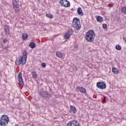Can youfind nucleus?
<instances>
[{
  "mask_svg": "<svg viewBox=\"0 0 126 126\" xmlns=\"http://www.w3.org/2000/svg\"><path fill=\"white\" fill-rule=\"evenodd\" d=\"M96 37L95 32L93 30L88 31L85 34V38L87 42L92 43Z\"/></svg>",
  "mask_w": 126,
  "mask_h": 126,
  "instance_id": "nucleus-1",
  "label": "nucleus"
},
{
  "mask_svg": "<svg viewBox=\"0 0 126 126\" xmlns=\"http://www.w3.org/2000/svg\"><path fill=\"white\" fill-rule=\"evenodd\" d=\"M27 60V52L24 51L22 57H18L16 60V65H20V64H25Z\"/></svg>",
  "mask_w": 126,
  "mask_h": 126,
  "instance_id": "nucleus-2",
  "label": "nucleus"
},
{
  "mask_svg": "<svg viewBox=\"0 0 126 126\" xmlns=\"http://www.w3.org/2000/svg\"><path fill=\"white\" fill-rule=\"evenodd\" d=\"M71 27H73L75 30H80L81 29V25L80 24V21L77 18H74L73 20Z\"/></svg>",
  "mask_w": 126,
  "mask_h": 126,
  "instance_id": "nucleus-3",
  "label": "nucleus"
},
{
  "mask_svg": "<svg viewBox=\"0 0 126 126\" xmlns=\"http://www.w3.org/2000/svg\"><path fill=\"white\" fill-rule=\"evenodd\" d=\"M8 123H9V117L7 115H2L0 119V126H6L8 125Z\"/></svg>",
  "mask_w": 126,
  "mask_h": 126,
  "instance_id": "nucleus-4",
  "label": "nucleus"
},
{
  "mask_svg": "<svg viewBox=\"0 0 126 126\" xmlns=\"http://www.w3.org/2000/svg\"><path fill=\"white\" fill-rule=\"evenodd\" d=\"M39 94L40 97H42L43 98H45V99H49L51 98V94L48 93L47 91H43L42 92H39Z\"/></svg>",
  "mask_w": 126,
  "mask_h": 126,
  "instance_id": "nucleus-5",
  "label": "nucleus"
},
{
  "mask_svg": "<svg viewBox=\"0 0 126 126\" xmlns=\"http://www.w3.org/2000/svg\"><path fill=\"white\" fill-rule=\"evenodd\" d=\"M13 8L16 13H19V4L16 0L13 2Z\"/></svg>",
  "mask_w": 126,
  "mask_h": 126,
  "instance_id": "nucleus-6",
  "label": "nucleus"
},
{
  "mask_svg": "<svg viewBox=\"0 0 126 126\" xmlns=\"http://www.w3.org/2000/svg\"><path fill=\"white\" fill-rule=\"evenodd\" d=\"M73 30H72V29H70L68 30L64 34V39H65L66 40L69 39V38L70 37V36H71V35H73Z\"/></svg>",
  "mask_w": 126,
  "mask_h": 126,
  "instance_id": "nucleus-7",
  "label": "nucleus"
},
{
  "mask_svg": "<svg viewBox=\"0 0 126 126\" xmlns=\"http://www.w3.org/2000/svg\"><path fill=\"white\" fill-rule=\"evenodd\" d=\"M96 86L98 88H99V89H106L107 87V85H106L104 81L97 82L96 83Z\"/></svg>",
  "mask_w": 126,
  "mask_h": 126,
  "instance_id": "nucleus-8",
  "label": "nucleus"
},
{
  "mask_svg": "<svg viewBox=\"0 0 126 126\" xmlns=\"http://www.w3.org/2000/svg\"><path fill=\"white\" fill-rule=\"evenodd\" d=\"M60 2L61 5L64 6V7H69L70 6V3L67 0H60Z\"/></svg>",
  "mask_w": 126,
  "mask_h": 126,
  "instance_id": "nucleus-9",
  "label": "nucleus"
},
{
  "mask_svg": "<svg viewBox=\"0 0 126 126\" xmlns=\"http://www.w3.org/2000/svg\"><path fill=\"white\" fill-rule=\"evenodd\" d=\"M66 126H80V124L78 121L73 120L68 123Z\"/></svg>",
  "mask_w": 126,
  "mask_h": 126,
  "instance_id": "nucleus-10",
  "label": "nucleus"
},
{
  "mask_svg": "<svg viewBox=\"0 0 126 126\" xmlns=\"http://www.w3.org/2000/svg\"><path fill=\"white\" fill-rule=\"evenodd\" d=\"M18 80L21 85H24V82L22 78V73L21 72H20L18 75Z\"/></svg>",
  "mask_w": 126,
  "mask_h": 126,
  "instance_id": "nucleus-11",
  "label": "nucleus"
},
{
  "mask_svg": "<svg viewBox=\"0 0 126 126\" xmlns=\"http://www.w3.org/2000/svg\"><path fill=\"white\" fill-rule=\"evenodd\" d=\"M10 29V28H9V26L5 25V26H4V30L6 35H9Z\"/></svg>",
  "mask_w": 126,
  "mask_h": 126,
  "instance_id": "nucleus-12",
  "label": "nucleus"
},
{
  "mask_svg": "<svg viewBox=\"0 0 126 126\" xmlns=\"http://www.w3.org/2000/svg\"><path fill=\"white\" fill-rule=\"evenodd\" d=\"M76 90L81 93H86V90L82 87H77L76 88Z\"/></svg>",
  "mask_w": 126,
  "mask_h": 126,
  "instance_id": "nucleus-13",
  "label": "nucleus"
},
{
  "mask_svg": "<svg viewBox=\"0 0 126 126\" xmlns=\"http://www.w3.org/2000/svg\"><path fill=\"white\" fill-rule=\"evenodd\" d=\"M70 109L71 112L73 113V114H75V113H76L77 112L76 108L74 106H72V105L70 106Z\"/></svg>",
  "mask_w": 126,
  "mask_h": 126,
  "instance_id": "nucleus-14",
  "label": "nucleus"
},
{
  "mask_svg": "<svg viewBox=\"0 0 126 126\" xmlns=\"http://www.w3.org/2000/svg\"><path fill=\"white\" fill-rule=\"evenodd\" d=\"M77 12L79 15H81L82 16L83 15V12L82 11V9H81V7H78Z\"/></svg>",
  "mask_w": 126,
  "mask_h": 126,
  "instance_id": "nucleus-15",
  "label": "nucleus"
},
{
  "mask_svg": "<svg viewBox=\"0 0 126 126\" xmlns=\"http://www.w3.org/2000/svg\"><path fill=\"white\" fill-rule=\"evenodd\" d=\"M29 47H30L31 49H34V48L36 47V44L33 42H31L29 44Z\"/></svg>",
  "mask_w": 126,
  "mask_h": 126,
  "instance_id": "nucleus-16",
  "label": "nucleus"
},
{
  "mask_svg": "<svg viewBox=\"0 0 126 126\" xmlns=\"http://www.w3.org/2000/svg\"><path fill=\"white\" fill-rule=\"evenodd\" d=\"M96 20H97V22L101 23V22H102V21H103V17H102L101 16H98L96 17Z\"/></svg>",
  "mask_w": 126,
  "mask_h": 126,
  "instance_id": "nucleus-17",
  "label": "nucleus"
},
{
  "mask_svg": "<svg viewBox=\"0 0 126 126\" xmlns=\"http://www.w3.org/2000/svg\"><path fill=\"white\" fill-rule=\"evenodd\" d=\"M112 72L114 73L115 74H118L119 73V70L116 68V67L112 68Z\"/></svg>",
  "mask_w": 126,
  "mask_h": 126,
  "instance_id": "nucleus-18",
  "label": "nucleus"
},
{
  "mask_svg": "<svg viewBox=\"0 0 126 126\" xmlns=\"http://www.w3.org/2000/svg\"><path fill=\"white\" fill-rule=\"evenodd\" d=\"M22 37L23 40H26L28 38V34L27 33H23Z\"/></svg>",
  "mask_w": 126,
  "mask_h": 126,
  "instance_id": "nucleus-19",
  "label": "nucleus"
},
{
  "mask_svg": "<svg viewBox=\"0 0 126 126\" xmlns=\"http://www.w3.org/2000/svg\"><path fill=\"white\" fill-rule=\"evenodd\" d=\"M31 73H32V78H35V79H36L37 73H36L35 71H32Z\"/></svg>",
  "mask_w": 126,
  "mask_h": 126,
  "instance_id": "nucleus-20",
  "label": "nucleus"
},
{
  "mask_svg": "<svg viewBox=\"0 0 126 126\" xmlns=\"http://www.w3.org/2000/svg\"><path fill=\"white\" fill-rule=\"evenodd\" d=\"M56 56L58 58H62L63 57V54L60 52H56Z\"/></svg>",
  "mask_w": 126,
  "mask_h": 126,
  "instance_id": "nucleus-21",
  "label": "nucleus"
},
{
  "mask_svg": "<svg viewBox=\"0 0 126 126\" xmlns=\"http://www.w3.org/2000/svg\"><path fill=\"white\" fill-rule=\"evenodd\" d=\"M115 49H116L118 51H121V50H122V46L117 45L115 47Z\"/></svg>",
  "mask_w": 126,
  "mask_h": 126,
  "instance_id": "nucleus-22",
  "label": "nucleus"
},
{
  "mask_svg": "<svg viewBox=\"0 0 126 126\" xmlns=\"http://www.w3.org/2000/svg\"><path fill=\"white\" fill-rule=\"evenodd\" d=\"M122 11L123 12V13H125V14H126V7L124 6L122 8Z\"/></svg>",
  "mask_w": 126,
  "mask_h": 126,
  "instance_id": "nucleus-23",
  "label": "nucleus"
},
{
  "mask_svg": "<svg viewBox=\"0 0 126 126\" xmlns=\"http://www.w3.org/2000/svg\"><path fill=\"white\" fill-rule=\"evenodd\" d=\"M46 17H48V18H50L52 19L53 18V15H51V13H48L46 14Z\"/></svg>",
  "mask_w": 126,
  "mask_h": 126,
  "instance_id": "nucleus-24",
  "label": "nucleus"
},
{
  "mask_svg": "<svg viewBox=\"0 0 126 126\" xmlns=\"http://www.w3.org/2000/svg\"><path fill=\"white\" fill-rule=\"evenodd\" d=\"M102 28L103 29H107V28H108V26H107V24H102Z\"/></svg>",
  "mask_w": 126,
  "mask_h": 126,
  "instance_id": "nucleus-25",
  "label": "nucleus"
},
{
  "mask_svg": "<svg viewBox=\"0 0 126 126\" xmlns=\"http://www.w3.org/2000/svg\"><path fill=\"white\" fill-rule=\"evenodd\" d=\"M41 66L43 67H46V63H41Z\"/></svg>",
  "mask_w": 126,
  "mask_h": 126,
  "instance_id": "nucleus-26",
  "label": "nucleus"
},
{
  "mask_svg": "<svg viewBox=\"0 0 126 126\" xmlns=\"http://www.w3.org/2000/svg\"><path fill=\"white\" fill-rule=\"evenodd\" d=\"M7 42V40H6V39H4L3 40V43H4V44H5V43H6Z\"/></svg>",
  "mask_w": 126,
  "mask_h": 126,
  "instance_id": "nucleus-27",
  "label": "nucleus"
},
{
  "mask_svg": "<svg viewBox=\"0 0 126 126\" xmlns=\"http://www.w3.org/2000/svg\"><path fill=\"white\" fill-rule=\"evenodd\" d=\"M123 40L125 41V42L126 43V38L125 37L123 38Z\"/></svg>",
  "mask_w": 126,
  "mask_h": 126,
  "instance_id": "nucleus-28",
  "label": "nucleus"
},
{
  "mask_svg": "<svg viewBox=\"0 0 126 126\" xmlns=\"http://www.w3.org/2000/svg\"><path fill=\"white\" fill-rule=\"evenodd\" d=\"M104 100L106 102V97H104Z\"/></svg>",
  "mask_w": 126,
  "mask_h": 126,
  "instance_id": "nucleus-29",
  "label": "nucleus"
}]
</instances>
